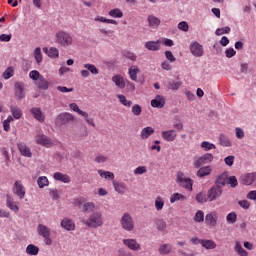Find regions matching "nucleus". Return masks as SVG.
I'll return each mask as SVG.
<instances>
[{"label":"nucleus","mask_w":256,"mask_h":256,"mask_svg":"<svg viewBox=\"0 0 256 256\" xmlns=\"http://www.w3.org/2000/svg\"><path fill=\"white\" fill-rule=\"evenodd\" d=\"M229 33H231V28L229 27V26H226V27H224V28H218V29H216V31H215V34L217 35V36H221V35H227V34H229Z\"/></svg>","instance_id":"obj_53"},{"label":"nucleus","mask_w":256,"mask_h":256,"mask_svg":"<svg viewBox=\"0 0 256 256\" xmlns=\"http://www.w3.org/2000/svg\"><path fill=\"white\" fill-rule=\"evenodd\" d=\"M82 223H84L86 227H90V229H97L99 227H103L105 224V218H103V213L96 211L90 214L88 219L83 220Z\"/></svg>","instance_id":"obj_1"},{"label":"nucleus","mask_w":256,"mask_h":256,"mask_svg":"<svg viewBox=\"0 0 256 256\" xmlns=\"http://www.w3.org/2000/svg\"><path fill=\"white\" fill-rule=\"evenodd\" d=\"M148 24H149V27H151L152 29H157V27L161 25V20L157 18V16L155 15H149Z\"/></svg>","instance_id":"obj_26"},{"label":"nucleus","mask_w":256,"mask_h":256,"mask_svg":"<svg viewBox=\"0 0 256 256\" xmlns=\"http://www.w3.org/2000/svg\"><path fill=\"white\" fill-rule=\"evenodd\" d=\"M34 59L36 61V63H41V61H43V55L41 54V48L37 47L34 50Z\"/></svg>","instance_id":"obj_52"},{"label":"nucleus","mask_w":256,"mask_h":256,"mask_svg":"<svg viewBox=\"0 0 256 256\" xmlns=\"http://www.w3.org/2000/svg\"><path fill=\"white\" fill-rule=\"evenodd\" d=\"M84 69H87L92 75H99V69L93 64H84Z\"/></svg>","instance_id":"obj_47"},{"label":"nucleus","mask_w":256,"mask_h":256,"mask_svg":"<svg viewBox=\"0 0 256 256\" xmlns=\"http://www.w3.org/2000/svg\"><path fill=\"white\" fill-rule=\"evenodd\" d=\"M11 121H13V117H11V116H8V118L6 120H4V122H3L4 131H6V132L11 131V125H10Z\"/></svg>","instance_id":"obj_57"},{"label":"nucleus","mask_w":256,"mask_h":256,"mask_svg":"<svg viewBox=\"0 0 256 256\" xmlns=\"http://www.w3.org/2000/svg\"><path fill=\"white\" fill-rule=\"evenodd\" d=\"M147 173V166H139L134 170V175H143Z\"/></svg>","instance_id":"obj_60"},{"label":"nucleus","mask_w":256,"mask_h":256,"mask_svg":"<svg viewBox=\"0 0 256 256\" xmlns=\"http://www.w3.org/2000/svg\"><path fill=\"white\" fill-rule=\"evenodd\" d=\"M13 75H14L13 67L7 68V70H5V72L3 73L4 79H11Z\"/></svg>","instance_id":"obj_59"},{"label":"nucleus","mask_w":256,"mask_h":256,"mask_svg":"<svg viewBox=\"0 0 256 256\" xmlns=\"http://www.w3.org/2000/svg\"><path fill=\"white\" fill-rule=\"evenodd\" d=\"M226 221L227 223H230V225L237 223V214L235 212L227 214Z\"/></svg>","instance_id":"obj_51"},{"label":"nucleus","mask_w":256,"mask_h":256,"mask_svg":"<svg viewBox=\"0 0 256 256\" xmlns=\"http://www.w3.org/2000/svg\"><path fill=\"white\" fill-rule=\"evenodd\" d=\"M48 57L51 59H57V57H59V49L56 47H51L48 52Z\"/></svg>","instance_id":"obj_56"},{"label":"nucleus","mask_w":256,"mask_h":256,"mask_svg":"<svg viewBox=\"0 0 256 256\" xmlns=\"http://www.w3.org/2000/svg\"><path fill=\"white\" fill-rule=\"evenodd\" d=\"M73 121H75V116L69 112H64L57 116L56 125H67V123H71Z\"/></svg>","instance_id":"obj_10"},{"label":"nucleus","mask_w":256,"mask_h":256,"mask_svg":"<svg viewBox=\"0 0 256 256\" xmlns=\"http://www.w3.org/2000/svg\"><path fill=\"white\" fill-rule=\"evenodd\" d=\"M15 97L18 101L25 99V84L23 82H16L14 84Z\"/></svg>","instance_id":"obj_15"},{"label":"nucleus","mask_w":256,"mask_h":256,"mask_svg":"<svg viewBox=\"0 0 256 256\" xmlns=\"http://www.w3.org/2000/svg\"><path fill=\"white\" fill-rule=\"evenodd\" d=\"M114 185V189L117 193H120V195H124L125 191H127V187L125 186V184L121 183V182H113Z\"/></svg>","instance_id":"obj_36"},{"label":"nucleus","mask_w":256,"mask_h":256,"mask_svg":"<svg viewBox=\"0 0 256 256\" xmlns=\"http://www.w3.org/2000/svg\"><path fill=\"white\" fill-rule=\"evenodd\" d=\"M26 253H27V255L37 256V255H39V247L35 246L34 244H29L26 247Z\"/></svg>","instance_id":"obj_33"},{"label":"nucleus","mask_w":256,"mask_h":256,"mask_svg":"<svg viewBox=\"0 0 256 256\" xmlns=\"http://www.w3.org/2000/svg\"><path fill=\"white\" fill-rule=\"evenodd\" d=\"M143 113V108H141V105L139 104H134L132 106V114L135 115V117H139Z\"/></svg>","instance_id":"obj_54"},{"label":"nucleus","mask_w":256,"mask_h":256,"mask_svg":"<svg viewBox=\"0 0 256 256\" xmlns=\"http://www.w3.org/2000/svg\"><path fill=\"white\" fill-rule=\"evenodd\" d=\"M30 113L33 115L36 121H39V123L45 122V114H43V111H41V108L34 107L30 110Z\"/></svg>","instance_id":"obj_19"},{"label":"nucleus","mask_w":256,"mask_h":256,"mask_svg":"<svg viewBox=\"0 0 256 256\" xmlns=\"http://www.w3.org/2000/svg\"><path fill=\"white\" fill-rule=\"evenodd\" d=\"M154 133H155V129L151 126H147L141 130L140 139L145 141L146 139H149L151 135H153Z\"/></svg>","instance_id":"obj_22"},{"label":"nucleus","mask_w":256,"mask_h":256,"mask_svg":"<svg viewBox=\"0 0 256 256\" xmlns=\"http://www.w3.org/2000/svg\"><path fill=\"white\" fill-rule=\"evenodd\" d=\"M165 57L167 61H169L170 63H175L177 61V58H175V56L173 55V52L171 51H166Z\"/></svg>","instance_id":"obj_61"},{"label":"nucleus","mask_w":256,"mask_h":256,"mask_svg":"<svg viewBox=\"0 0 256 256\" xmlns=\"http://www.w3.org/2000/svg\"><path fill=\"white\" fill-rule=\"evenodd\" d=\"M241 181L243 185H253L256 181V172L243 175Z\"/></svg>","instance_id":"obj_21"},{"label":"nucleus","mask_w":256,"mask_h":256,"mask_svg":"<svg viewBox=\"0 0 256 256\" xmlns=\"http://www.w3.org/2000/svg\"><path fill=\"white\" fill-rule=\"evenodd\" d=\"M187 197L181 193H174L170 197V203H176V201H185Z\"/></svg>","instance_id":"obj_40"},{"label":"nucleus","mask_w":256,"mask_h":256,"mask_svg":"<svg viewBox=\"0 0 256 256\" xmlns=\"http://www.w3.org/2000/svg\"><path fill=\"white\" fill-rule=\"evenodd\" d=\"M120 224L124 231L131 232L135 229V222L133 221V217L129 213H124L120 219Z\"/></svg>","instance_id":"obj_5"},{"label":"nucleus","mask_w":256,"mask_h":256,"mask_svg":"<svg viewBox=\"0 0 256 256\" xmlns=\"http://www.w3.org/2000/svg\"><path fill=\"white\" fill-rule=\"evenodd\" d=\"M61 227L66 229V231H75V222L69 218H64L61 221Z\"/></svg>","instance_id":"obj_23"},{"label":"nucleus","mask_w":256,"mask_h":256,"mask_svg":"<svg viewBox=\"0 0 256 256\" xmlns=\"http://www.w3.org/2000/svg\"><path fill=\"white\" fill-rule=\"evenodd\" d=\"M190 53H192L194 57H203L205 50L203 49V45L199 42H193L190 44Z\"/></svg>","instance_id":"obj_14"},{"label":"nucleus","mask_w":256,"mask_h":256,"mask_svg":"<svg viewBox=\"0 0 256 256\" xmlns=\"http://www.w3.org/2000/svg\"><path fill=\"white\" fill-rule=\"evenodd\" d=\"M56 43L61 45L62 47H69L73 45V36H71L68 32L58 31L55 35Z\"/></svg>","instance_id":"obj_4"},{"label":"nucleus","mask_w":256,"mask_h":256,"mask_svg":"<svg viewBox=\"0 0 256 256\" xmlns=\"http://www.w3.org/2000/svg\"><path fill=\"white\" fill-rule=\"evenodd\" d=\"M217 221H219V213L217 211H211L205 216V223L208 227H217Z\"/></svg>","instance_id":"obj_12"},{"label":"nucleus","mask_w":256,"mask_h":256,"mask_svg":"<svg viewBox=\"0 0 256 256\" xmlns=\"http://www.w3.org/2000/svg\"><path fill=\"white\" fill-rule=\"evenodd\" d=\"M117 98L119 99V102L124 105V107H131L133 105V102L131 100H127V97L123 94H118Z\"/></svg>","instance_id":"obj_41"},{"label":"nucleus","mask_w":256,"mask_h":256,"mask_svg":"<svg viewBox=\"0 0 256 256\" xmlns=\"http://www.w3.org/2000/svg\"><path fill=\"white\" fill-rule=\"evenodd\" d=\"M17 147L23 157H31V149L27 146V144L21 142L18 143Z\"/></svg>","instance_id":"obj_25"},{"label":"nucleus","mask_w":256,"mask_h":256,"mask_svg":"<svg viewBox=\"0 0 256 256\" xmlns=\"http://www.w3.org/2000/svg\"><path fill=\"white\" fill-rule=\"evenodd\" d=\"M38 235L44 239L45 245H53V239H51V228L45 224H39L36 229Z\"/></svg>","instance_id":"obj_3"},{"label":"nucleus","mask_w":256,"mask_h":256,"mask_svg":"<svg viewBox=\"0 0 256 256\" xmlns=\"http://www.w3.org/2000/svg\"><path fill=\"white\" fill-rule=\"evenodd\" d=\"M223 195V188L219 186H212L207 192V199L210 202L217 201Z\"/></svg>","instance_id":"obj_8"},{"label":"nucleus","mask_w":256,"mask_h":256,"mask_svg":"<svg viewBox=\"0 0 256 256\" xmlns=\"http://www.w3.org/2000/svg\"><path fill=\"white\" fill-rule=\"evenodd\" d=\"M6 207H8L12 213H19V205L9 194L6 195Z\"/></svg>","instance_id":"obj_17"},{"label":"nucleus","mask_w":256,"mask_h":256,"mask_svg":"<svg viewBox=\"0 0 256 256\" xmlns=\"http://www.w3.org/2000/svg\"><path fill=\"white\" fill-rule=\"evenodd\" d=\"M211 171H213L211 169V166H203L197 171L196 175L197 177H200L202 179V177H207L208 175H211Z\"/></svg>","instance_id":"obj_27"},{"label":"nucleus","mask_w":256,"mask_h":256,"mask_svg":"<svg viewBox=\"0 0 256 256\" xmlns=\"http://www.w3.org/2000/svg\"><path fill=\"white\" fill-rule=\"evenodd\" d=\"M200 147L202 149H204V151H211L213 149H217V147L215 146V144L211 143V142H207V141H203L200 145Z\"/></svg>","instance_id":"obj_49"},{"label":"nucleus","mask_w":256,"mask_h":256,"mask_svg":"<svg viewBox=\"0 0 256 256\" xmlns=\"http://www.w3.org/2000/svg\"><path fill=\"white\" fill-rule=\"evenodd\" d=\"M95 209H97V206H95V203H93V202H86L82 206V211L84 213H91V212L95 211Z\"/></svg>","instance_id":"obj_38"},{"label":"nucleus","mask_w":256,"mask_h":256,"mask_svg":"<svg viewBox=\"0 0 256 256\" xmlns=\"http://www.w3.org/2000/svg\"><path fill=\"white\" fill-rule=\"evenodd\" d=\"M123 245L128 247L130 251H141V244H139L135 239H123Z\"/></svg>","instance_id":"obj_16"},{"label":"nucleus","mask_w":256,"mask_h":256,"mask_svg":"<svg viewBox=\"0 0 256 256\" xmlns=\"http://www.w3.org/2000/svg\"><path fill=\"white\" fill-rule=\"evenodd\" d=\"M108 15H110V17H113L114 19H121V17H123V12L121 11V9L116 8L110 10L108 12Z\"/></svg>","instance_id":"obj_43"},{"label":"nucleus","mask_w":256,"mask_h":256,"mask_svg":"<svg viewBox=\"0 0 256 256\" xmlns=\"http://www.w3.org/2000/svg\"><path fill=\"white\" fill-rule=\"evenodd\" d=\"M213 154L211 153H206L200 157H198L195 161H194V167L196 169H199L202 165H207L209 163H213Z\"/></svg>","instance_id":"obj_9"},{"label":"nucleus","mask_w":256,"mask_h":256,"mask_svg":"<svg viewBox=\"0 0 256 256\" xmlns=\"http://www.w3.org/2000/svg\"><path fill=\"white\" fill-rule=\"evenodd\" d=\"M118 256H133V253H131L129 250L120 249L118 250Z\"/></svg>","instance_id":"obj_64"},{"label":"nucleus","mask_w":256,"mask_h":256,"mask_svg":"<svg viewBox=\"0 0 256 256\" xmlns=\"http://www.w3.org/2000/svg\"><path fill=\"white\" fill-rule=\"evenodd\" d=\"M37 184L40 189H43L49 185V179L46 176H41L38 178Z\"/></svg>","instance_id":"obj_46"},{"label":"nucleus","mask_w":256,"mask_h":256,"mask_svg":"<svg viewBox=\"0 0 256 256\" xmlns=\"http://www.w3.org/2000/svg\"><path fill=\"white\" fill-rule=\"evenodd\" d=\"M10 111L14 117V119H21L23 117V112H21V108L14 106L10 108Z\"/></svg>","instance_id":"obj_44"},{"label":"nucleus","mask_w":256,"mask_h":256,"mask_svg":"<svg viewBox=\"0 0 256 256\" xmlns=\"http://www.w3.org/2000/svg\"><path fill=\"white\" fill-rule=\"evenodd\" d=\"M234 251H236L237 254L240 256H248L249 255V253L245 249H243V246L241 245V242H239V241H236Z\"/></svg>","instance_id":"obj_35"},{"label":"nucleus","mask_w":256,"mask_h":256,"mask_svg":"<svg viewBox=\"0 0 256 256\" xmlns=\"http://www.w3.org/2000/svg\"><path fill=\"white\" fill-rule=\"evenodd\" d=\"M219 141L222 147H231V141L229 140V138H227V136H225V134L220 135Z\"/></svg>","instance_id":"obj_48"},{"label":"nucleus","mask_w":256,"mask_h":256,"mask_svg":"<svg viewBox=\"0 0 256 256\" xmlns=\"http://www.w3.org/2000/svg\"><path fill=\"white\" fill-rule=\"evenodd\" d=\"M94 21H95L96 23H108V24H110V25H117L116 20L107 19V18H105V17H103V16H96V17L94 18Z\"/></svg>","instance_id":"obj_37"},{"label":"nucleus","mask_w":256,"mask_h":256,"mask_svg":"<svg viewBox=\"0 0 256 256\" xmlns=\"http://www.w3.org/2000/svg\"><path fill=\"white\" fill-rule=\"evenodd\" d=\"M112 81L115 83L116 87H119V89H125V79H123V76L114 75Z\"/></svg>","instance_id":"obj_28"},{"label":"nucleus","mask_w":256,"mask_h":256,"mask_svg":"<svg viewBox=\"0 0 256 256\" xmlns=\"http://www.w3.org/2000/svg\"><path fill=\"white\" fill-rule=\"evenodd\" d=\"M227 182H228L227 175L221 174L220 176L217 177V179L215 181V186H218L221 189H223V187H225V185H227Z\"/></svg>","instance_id":"obj_29"},{"label":"nucleus","mask_w":256,"mask_h":256,"mask_svg":"<svg viewBox=\"0 0 256 256\" xmlns=\"http://www.w3.org/2000/svg\"><path fill=\"white\" fill-rule=\"evenodd\" d=\"M227 185H230V187H237V178L235 176L228 177Z\"/></svg>","instance_id":"obj_63"},{"label":"nucleus","mask_w":256,"mask_h":256,"mask_svg":"<svg viewBox=\"0 0 256 256\" xmlns=\"http://www.w3.org/2000/svg\"><path fill=\"white\" fill-rule=\"evenodd\" d=\"M196 201L198 203H207L209 201V198H207V195L203 192H200L196 195Z\"/></svg>","instance_id":"obj_55"},{"label":"nucleus","mask_w":256,"mask_h":256,"mask_svg":"<svg viewBox=\"0 0 256 256\" xmlns=\"http://www.w3.org/2000/svg\"><path fill=\"white\" fill-rule=\"evenodd\" d=\"M98 173L103 179H115V174L110 171L99 170Z\"/></svg>","instance_id":"obj_50"},{"label":"nucleus","mask_w":256,"mask_h":256,"mask_svg":"<svg viewBox=\"0 0 256 256\" xmlns=\"http://www.w3.org/2000/svg\"><path fill=\"white\" fill-rule=\"evenodd\" d=\"M195 223H203L205 221V212L198 210L193 218Z\"/></svg>","instance_id":"obj_42"},{"label":"nucleus","mask_w":256,"mask_h":256,"mask_svg":"<svg viewBox=\"0 0 256 256\" xmlns=\"http://www.w3.org/2000/svg\"><path fill=\"white\" fill-rule=\"evenodd\" d=\"M177 181L180 187H183L187 191H193V180L191 178L185 177L183 172L177 173Z\"/></svg>","instance_id":"obj_6"},{"label":"nucleus","mask_w":256,"mask_h":256,"mask_svg":"<svg viewBox=\"0 0 256 256\" xmlns=\"http://www.w3.org/2000/svg\"><path fill=\"white\" fill-rule=\"evenodd\" d=\"M161 135H162V139H164V141H168L169 143L177 139L176 130H165V131H162Z\"/></svg>","instance_id":"obj_18"},{"label":"nucleus","mask_w":256,"mask_h":256,"mask_svg":"<svg viewBox=\"0 0 256 256\" xmlns=\"http://www.w3.org/2000/svg\"><path fill=\"white\" fill-rule=\"evenodd\" d=\"M139 73V68L137 66H131L129 68V75L132 81H137V74Z\"/></svg>","instance_id":"obj_45"},{"label":"nucleus","mask_w":256,"mask_h":256,"mask_svg":"<svg viewBox=\"0 0 256 256\" xmlns=\"http://www.w3.org/2000/svg\"><path fill=\"white\" fill-rule=\"evenodd\" d=\"M158 251L160 255H169V253L173 251V246H171L170 244H162L160 245Z\"/></svg>","instance_id":"obj_32"},{"label":"nucleus","mask_w":256,"mask_h":256,"mask_svg":"<svg viewBox=\"0 0 256 256\" xmlns=\"http://www.w3.org/2000/svg\"><path fill=\"white\" fill-rule=\"evenodd\" d=\"M35 140L37 145H42V147H46L47 149H49V147H53V140L45 134L36 135Z\"/></svg>","instance_id":"obj_13"},{"label":"nucleus","mask_w":256,"mask_h":256,"mask_svg":"<svg viewBox=\"0 0 256 256\" xmlns=\"http://www.w3.org/2000/svg\"><path fill=\"white\" fill-rule=\"evenodd\" d=\"M151 105L157 109H163L165 107V97L157 95L155 99L151 100Z\"/></svg>","instance_id":"obj_20"},{"label":"nucleus","mask_w":256,"mask_h":256,"mask_svg":"<svg viewBox=\"0 0 256 256\" xmlns=\"http://www.w3.org/2000/svg\"><path fill=\"white\" fill-rule=\"evenodd\" d=\"M181 87V82H175L171 80L168 82V89H172L173 91H177Z\"/></svg>","instance_id":"obj_58"},{"label":"nucleus","mask_w":256,"mask_h":256,"mask_svg":"<svg viewBox=\"0 0 256 256\" xmlns=\"http://www.w3.org/2000/svg\"><path fill=\"white\" fill-rule=\"evenodd\" d=\"M178 29H180V31L187 32L189 31V24L185 21H182L178 24Z\"/></svg>","instance_id":"obj_62"},{"label":"nucleus","mask_w":256,"mask_h":256,"mask_svg":"<svg viewBox=\"0 0 256 256\" xmlns=\"http://www.w3.org/2000/svg\"><path fill=\"white\" fill-rule=\"evenodd\" d=\"M53 178L55 179V181H61V183H71V177L61 172H55Z\"/></svg>","instance_id":"obj_24"},{"label":"nucleus","mask_w":256,"mask_h":256,"mask_svg":"<svg viewBox=\"0 0 256 256\" xmlns=\"http://www.w3.org/2000/svg\"><path fill=\"white\" fill-rule=\"evenodd\" d=\"M145 47L148 51H159L161 49L159 41H148L145 43Z\"/></svg>","instance_id":"obj_30"},{"label":"nucleus","mask_w":256,"mask_h":256,"mask_svg":"<svg viewBox=\"0 0 256 256\" xmlns=\"http://www.w3.org/2000/svg\"><path fill=\"white\" fill-rule=\"evenodd\" d=\"M12 191L14 195H17V197H19V199H25V186H23V182H21V180L15 181Z\"/></svg>","instance_id":"obj_11"},{"label":"nucleus","mask_w":256,"mask_h":256,"mask_svg":"<svg viewBox=\"0 0 256 256\" xmlns=\"http://www.w3.org/2000/svg\"><path fill=\"white\" fill-rule=\"evenodd\" d=\"M154 207L156 211H163L165 207V199L161 196H157L154 202Z\"/></svg>","instance_id":"obj_31"},{"label":"nucleus","mask_w":256,"mask_h":256,"mask_svg":"<svg viewBox=\"0 0 256 256\" xmlns=\"http://www.w3.org/2000/svg\"><path fill=\"white\" fill-rule=\"evenodd\" d=\"M154 223L156 225V228L159 231H166L167 230V222H165V220H163V219H156L154 221Z\"/></svg>","instance_id":"obj_39"},{"label":"nucleus","mask_w":256,"mask_h":256,"mask_svg":"<svg viewBox=\"0 0 256 256\" xmlns=\"http://www.w3.org/2000/svg\"><path fill=\"white\" fill-rule=\"evenodd\" d=\"M69 107L72 111H74L75 113H78V115H81V117H84L88 125L95 127V120H93V118H89V113L79 109V106L77 105V103H71Z\"/></svg>","instance_id":"obj_7"},{"label":"nucleus","mask_w":256,"mask_h":256,"mask_svg":"<svg viewBox=\"0 0 256 256\" xmlns=\"http://www.w3.org/2000/svg\"><path fill=\"white\" fill-rule=\"evenodd\" d=\"M29 78L34 81V84L38 89H41L42 91H47L49 89V81L39 73L37 70H32L29 73Z\"/></svg>","instance_id":"obj_2"},{"label":"nucleus","mask_w":256,"mask_h":256,"mask_svg":"<svg viewBox=\"0 0 256 256\" xmlns=\"http://www.w3.org/2000/svg\"><path fill=\"white\" fill-rule=\"evenodd\" d=\"M202 247L204 249H207V250L216 249L217 248V243H215V241H213V240L203 239L202 240Z\"/></svg>","instance_id":"obj_34"}]
</instances>
